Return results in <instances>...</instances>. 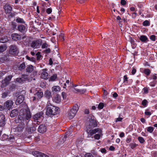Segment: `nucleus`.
I'll return each mask as SVG.
<instances>
[{"label": "nucleus", "instance_id": "nucleus-57", "mask_svg": "<svg viewBox=\"0 0 157 157\" xmlns=\"http://www.w3.org/2000/svg\"><path fill=\"white\" fill-rule=\"evenodd\" d=\"M121 4L122 5H124L126 4V2L124 0H121Z\"/></svg>", "mask_w": 157, "mask_h": 157}, {"label": "nucleus", "instance_id": "nucleus-53", "mask_svg": "<svg viewBox=\"0 0 157 157\" xmlns=\"http://www.w3.org/2000/svg\"><path fill=\"white\" fill-rule=\"evenodd\" d=\"M7 95V94L6 93L4 92L2 94V98H5Z\"/></svg>", "mask_w": 157, "mask_h": 157}, {"label": "nucleus", "instance_id": "nucleus-9", "mask_svg": "<svg viewBox=\"0 0 157 157\" xmlns=\"http://www.w3.org/2000/svg\"><path fill=\"white\" fill-rule=\"evenodd\" d=\"M12 77V76L11 75H9L6 77L5 79L2 82L1 87L2 88H4L7 86L9 84Z\"/></svg>", "mask_w": 157, "mask_h": 157}, {"label": "nucleus", "instance_id": "nucleus-30", "mask_svg": "<svg viewBox=\"0 0 157 157\" xmlns=\"http://www.w3.org/2000/svg\"><path fill=\"white\" fill-rule=\"evenodd\" d=\"M140 40L142 42H146L147 40V38L144 35H142L140 36Z\"/></svg>", "mask_w": 157, "mask_h": 157}, {"label": "nucleus", "instance_id": "nucleus-16", "mask_svg": "<svg viewBox=\"0 0 157 157\" xmlns=\"http://www.w3.org/2000/svg\"><path fill=\"white\" fill-rule=\"evenodd\" d=\"M24 99V96L23 95H20L19 96L16 100V104L18 105L21 103Z\"/></svg>", "mask_w": 157, "mask_h": 157}, {"label": "nucleus", "instance_id": "nucleus-64", "mask_svg": "<svg viewBox=\"0 0 157 157\" xmlns=\"http://www.w3.org/2000/svg\"><path fill=\"white\" fill-rule=\"evenodd\" d=\"M49 63L50 65H52L53 64V62L52 59L50 58L49 60Z\"/></svg>", "mask_w": 157, "mask_h": 157}, {"label": "nucleus", "instance_id": "nucleus-5", "mask_svg": "<svg viewBox=\"0 0 157 157\" xmlns=\"http://www.w3.org/2000/svg\"><path fill=\"white\" fill-rule=\"evenodd\" d=\"M78 109V106L77 105L75 104L74 106L68 113V117L70 119H72L75 116Z\"/></svg>", "mask_w": 157, "mask_h": 157}, {"label": "nucleus", "instance_id": "nucleus-10", "mask_svg": "<svg viewBox=\"0 0 157 157\" xmlns=\"http://www.w3.org/2000/svg\"><path fill=\"white\" fill-rule=\"evenodd\" d=\"M40 77L45 79H47L48 78V74L47 69H44L41 70Z\"/></svg>", "mask_w": 157, "mask_h": 157}, {"label": "nucleus", "instance_id": "nucleus-6", "mask_svg": "<svg viewBox=\"0 0 157 157\" xmlns=\"http://www.w3.org/2000/svg\"><path fill=\"white\" fill-rule=\"evenodd\" d=\"M9 48V53L11 55H15L18 53V49L17 47L14 45L10 46Z\"/></svg>", "mask_w": 157, "mask_h": 157}, {"label": "nucleus", "instance_id": "nucleus-46", "mask_svg": "<svg viewBox=\"0 0 157 157\" xmlns=\"http://www.w3.org/2000/svg\"><path fill=\"white\" fill-rule=\"evenodd\" d=\"M85 157H94L92 155L89 153H87L85 154Z\"/></svg>", "mask_w": 157, "mask_h": 157}, {"label": "nucleus", "instance_id": "nucleus-60", "mask_svg": "<svg viewBox=\"0 0 157 157\" xmlns=\"http://www.w3.org/2000/svg\"><path fill=\"white\" fill-rule=\"evenodd\" d=\"M35 89L34 88H33L30 89V93H34V91Z\"/></svg>", "mask_w": 157, "mask_h": 157}, {"label": "nucleus", "instance_id": "nucleus-42", "mask_svg": "<svg viewBox=\"0 0 157 157\" xmlns=\"http://www.w3.org/2000/svg\"><path fill=\"white\" fill-rule=\"evenodd\" d=\"M143 25L145 26H149L150 25L149 22L147 20H145L143 22Z\"/></svg>", "mask_w": 157, "mask_h": 157}, {"label": "nucleus", "instance_id": "nucleus-47", "mask_svg": "<svg viewBox=\"0 0 157 157\" xmlns=\"http://www.w3.org/2000/svg\"><path fill=\"white\" fill-rule=\"evenodd\" d=\"M147 101L146 99L143 100L142 103V105L144 106H146L147 104Z\"/></svg>", "mask_w": 157, "mask_h": 157}, {"label": "nucleus", "instance_id": "nucleus-14", "mask_svg": "<svg viewBox=\"0 0 157 157\" xmlns=\"http://www.w3.org/2000/svg\"><path fill=\"white\" fill-rule=\"evenodd\" d=\"M32 154L36 157H49L45 154L37 151H34L32 152Z\"/></svg>", "mask_w": 157, "mask_h": 157}, {"label": "nucleus", "instance_id": "nucleus-43", "mask_svg": "<svg viewBox=\"0 0 157 157\" xmlns=\"http://www.w3.org/2000/svg\"><path fill=\"white\" fill-rule=\"evenodd\" d=\"M16 21L18 23H24V21H23V20L21 18H17L16 19Z\"/></svg>", "mask_w": 157, "mask_h": 157}, {"label": "nucleus", "instance_id": "nucleus-2", "mask_svg": "<svg viewBox=\"0 0 157 157\" xmlns=\"http://www.w3.org/2000/svg\"><path fill=\"white\" fill-rule=\"evenodd\" d=\"M46 108V114L48 116L56 115L59 113V108L53 106L49 101L47 103Z\"/></svg>", "mask_w": 157, "mask_h": 157}, {"label": "nucleus", "instance_id": "nucleus-7", "mask_svg": "<svg viewBox=\"0 0 157 157\" xmlns=\"http://www.w3.org/2000/svg\"><path fill=\"white\" fill-rule=\"evenodd\" d=\"M12 77V76L11 75H9L6 77L5 79L2 82L1 87L2 88H4L7 86L9 84Z\"/></svg>", "mask_w": 157, "mask_h": 157}, {"label": "nucleus", "instance_id": "nucleus-1", "mask_svg": "<svg viewBox=\"0 0 157 157\" xmlns=\"http://www.w3.org/2000/svg\"><path fill=\"white\" fill-rule=\"evenodd\" d=\"M21 109L18 117V122L21 123L16 128L18 132H21L24 128L25 125L28 124L31 117L30 112L27 108Z\"/></svg>", "mask_w": 157, "mask_h": 157}, {"label": "nucleus", "instance_id": "nucleus-23", "mask_svg": "<svg viewBox=\"0 0 157 157\" xmlns=\"http://www.w3.org/2000/svg\"><path fill=\"white\" fill-rule=\"evenodd\" d=\"M18 111L17 109H14L12 110L10 114V116L12 117H13L16 116L18 114Z\"/></svg>", "mask_w": 157, "mask_h": 157}, {"label": "nucleus", "instance_id": "nucleus-15", "mask_svg": "<svg viewBox=\"0 0 157 157\" xmlns=\"http://www.w3.org/2000/svg\"><path fill=\"white\" fill-rule=\"evenodd\" d=\"M6 119L5 115L2 114L0 115V127H3L6 124Z\"/></svg>", "mask_w": 157, "mask_h": 157}, {"label": "nucleus", "instance_id": "nucleus-31", "mask_svg": "<svg viewBox=\"0 0 157 157\" xmlns=\"http://www.w3.org/2000/svg\"><path fill=\"white\" fill-rule=\"evenodd\" d=\"M8 40V39L6 36L2 37L0 39V42L2 43H5Z\"/></svg>", "mask_w": 157, "mask_h": 157}, {"label": "nucleus", "instance_id": "nucleus-19", "mask_svg": "<svg viewBox=\"0 0 157 157\" xmlns=\"http://www.w3.org/2000/svg\"><path fill=\"white\" fill-rule=\"evenodd\" d=\"M46 130L45 126L43 124L40 125L38 128V131L40 133H43Z\"/></svg>", "mask_w": 157, "mask_h": 157}, {"label": "nucleus", "instance_id": "nucleus-11", "mask_svg": "<svg viewBox=\"0 0 157 157\" xmlns=\"http://www.w3.org/2000/svg\"><path fill=\"white\" fill-rule=\"evenodd\" d=\"M41 45V41L40 40H36L33 41L31 44V46L34 48H39Z\"/></svg>", "mask_w": 157, "mask_h": 157}, {"label": "nucleus", "instance_id": "nucleus-33", "mask_svg": "<svg viewBox=\"0 0 157 157\" xmlns=\"http://www.w3.org/2000/svg\"><path fill=\"white\" fill-rule=\"evenodd\" d=\"M25 64L24 62H23L18 67V69L20 70H21L25 68Z\"/></svg>", "mask_w": 157, "mask_h": 157}, {"label": "nucleus", "instance_id": "nucleus-54", "mask_svg": "<svg viewBox=\"0 0 157 157\" xmlns=\"http://www.w3.org/2000/svg\"><path fill=\"white\" fill-rule=\"evenodd\" d=\"M47 44L46 43H44L42 45V48H47Z\"/></svg>", "mask_w": 157, "mask_h": 157}, {"label": "nucleus", "instance_id": "nucleus-22", "mask_svg": "<svg viewBox=\"0 0 157 157\" xmlns=\"http://www.w3.org/2000/svg\"><path fill=\"white\" fill-rule=\"evenodd\" d=\"M78 85H74L73 87L75 90L78 92L80 93L81 94L84 93L86 91V90L84 89H80L79 88H77L76 87Z\"/></svg>", "mask_w": 157, "mask_h": 157}, {"label": "nucleus", "instance_id": "nucleus-21", "mask_svg": "<svg viewBox=\"0 0 157 157\" xmlns=\"http://www.w3.org/2000/svg\"><path fill=\"white\" fill-rule=\"evenodd\" d=\"M11 37L12 39L15 41L19 40L21 38L20 35L17 33H13L11 35Z\"/></svg>", "mask_w": 157, "mask_h": 157}, {"label": "nucleus", "instance_id": "nucleus-48", "mask_svg": "<svg viewBox=\"0 0 157 157\" xmlns=\"http://www.w3.org/2000/svg\"><path fill=\"white\" fill-rule=\"evenodd\" d=\"M150 39L153 41H155V36L154 35H152L150 36Z\"/></svg>", "mask_w": 157, "mask_h": 157}, {"label": "nucleus", "instance_id": "nucleus-44", "mask_svg": "<svg viewBox=\"0 0 157 157\" xmlns=\"http://www.w3.org/2000/svg\"><path fill=\"white\" fill-rule=\"evenodd\" d=\"M148 88L147 87H144L143 89V91L144 94H147L148 92Z\"/></svg>", "mask_w": 157, "mask_h": 157}, {"label": "nucleus", "instance_id": "nucleus-45", "mask_svg": "<svg viewBox=\"0 0 157 157\" xmlns=\"http://www.w3.org/2000/svg\"><path fill=\"white\" fill-rule=\"evenodd\" d=\"M14 140V137L13 136L11 135V136H10L9 137H8V141H13Z\"/></svg>", "mask_w": 157, "mask_h": 157}, {"label": "nucleus", "instance_id": "nucleus-40", "mask_svg": "<svg viewBox=\"0 0 157 157\" xmlns=\"http://www.w3.org/2000/svg\"><path fill=\"white\" fill-rule=\"evenodd\" d=\"M144 72L146 75H148L150 73V71L149 69H145L144 70Z\"/></svg>", "mask_w": 157, "mask_h": 157}, {"label": "nucleus", "instance_id": "nucleus-35", "mask_svg": "<svg viewBox=\"0 0 157 157\" xmlns=\"http://www.w3.org/2000/svg\"><path fill=\"white\" fill-rule=\"evenodd\" d=\"M154 128L152 127H148L147 128V132L150 133H152L154 130Z\"/></svg>", "mask_w": 157, "mask_h": 157}, {"label": "nucleus", "instance_id": "nucleus-28", "mask_svg": "<svg viewBox=\"0 0 157 157\" xmlns=\"http://www.w3.org/2000/svg\"><path fill=\"white\" fill-rule=\"evenodd\" d=\"M51 93L50 91L48 90H46L44 92V95L48 98H49L51 97Z\"/></svg>", "mask_w": 157, "mask_h": 157}, {"label": "nucleus", "instance_id": "nucleus-12", "mask_svg": "<svg viewBox=\"0 0 157 157\" xmlns=\"http://www.w3.org/2000/svg\"><path fill=\"white\" fill-rule=\"evenodd\" d=\"M13 102L11 100H8L6 101L4 104L5 109L10 110L13 106Z\"/></svg>", "mask_w": 157, "mask_h": 157}, {"label": "nucleus", "instance_id": "nucleus-34", "mask_svg": "<svg viewBox=\"0 0 157 157\" xmlns=\"http://www.w3.org/2000/svg\"><path fill=\"white\" fill-rule=\"evenodd\" d=\"M16 81L19 83H23L24 82V80L21 78H18L16 79Z\"/></svg>", "mask_w": 157, "mask_h": 157}, {"label": "nucleus", "instance_id": "nucleus-17", "mask_svg": "<svg viewBox=\"0 0 157 157\" xmlns=\"http://www.w3.org/2000/svg\"><path fill=\"white\" fill-rule=\"evenodd\" d=\"M18 30L19 31L22 33H25L27 30L25 25H21L18 26L17 27Z\"/></svg>", "mask_w": 157, "mask_h": 157}, {"label": "nucleus", "instance_id": "nucleus-26", "mask_svg": "<svg viewBox=\"0 0 157 157\" xmlns=\"http://www.w3.org/2000/svg\"><path fill=\"white\" fill-rule=\"evenodd\" d=\"M57 78V75L56 74H53L50 76L49 79V81L53 82L56 81Z\"/></svg>", "mask_w": 157, "mask_h": 157}, {"label": "nucleus", "instance_id": "nucleus-29", "mask_svg": "<svg viewBox=\"0 0 157 157\" xmlns=\"http://www.w3.org/2000/svg\"><path fill=\"white\" fill-rule=\"evenodd\" d=\"M7 49V47L6 45H4L0 46V53L5 51Z\"/></svg>", "mask_w": 157, "mask_h": 157}, {"label": "nucleus", "instance_id": "nucleus-61", "mask_svg": "<svg viewBox=\"0 0 157 157\" xmlns=\"http://www.w3.org/2000/svg\"><path fill=\"white\" fill-rule=\"evenodd\" d=\"M84 112L85 114H88L89 113V111L88 109H86L84 111Z\"/></svg>", "mask_w": 157, "mask_h": 157}, {"label": "nucleus", "instance_id": "nucleus-4", "mask_svg": "<svg viewBox=\"0 0 157 157\" xmlns=\"http://www.w3.org/2000/svg\"><path fill=\"white\" fill-rule=\"evenodd\" d=\"M87 121L86 123L87 130L88 129L91 130L90 128L95 127L97 125L96 121L93 117L90 116L88 117L87 119Z\"/></svg>", "mask_w": 157, "mask_h": 157}, {"label": "nucleus", "instance_id": "nucleus-52", "mask_svg": "<svg viewBox=\"0 0 157 157\" xmlns=\"http://www.w3.org/2000/svg\"><path fill=\"white\" fill-rule=\"evenodd\" d=\"M62 95L64 99H66L67 98L66 94L65 92H63L62 93Z\"/></svg>", "mask_w": 157, "mask_h": 157}, {"label": "nucleus", "instance_id": "nucleus-58", "mask_svg": "<svg viewBox=\"0 0 157 157\" xmlns=\"http://www.w3.org/2000/svg\"><path fill=\"white\" fill-rule=\"evenodd\" d=\"M136 72V70L135 69L133 68L132 69V75H134Z\"/></svg>", "mask_w": 157, "mask_h": 157}, {"label": "nucleus", "instance_id": "nucleus-20", "mask_svg": "<svg viewBox=\"0 0 157 157\" xmlns=\"http://www.w3.org/2000/svg\"><path fill=\"white\" fill-rule=\"evenodd\" d=\"M34 95L36 97L37 99L38 100L43 97V93L42 91H38Z\"/></svg>", "mask_w": 157, "mask_h": 157}, {"label": "nucleus", "instance_id": "nucleus-63", "mask_svg": "<svg viewBox=\"0 0 157 157\" xmlns=\"http://www.w3.org/2000/svg\"><path fill=\"white\" fill-rule=\"evenodd\" d=\"M118 96V94H117L116 93H114L113 94V97H114V98H116Z\"/></svg>", "mask_w": 157, "mask_h": 157}, {"label": "nucleus", "instance_id": "nucleus-56", "mask_svg": "<svg viewBox=\"0 0 157 157\" xmlns=\"http://www.w3.org/2000/svg\"><path fill=\"white\" fill-rule=\"evenodd\" d=\"M123 118L121 117H118L117 118L116 120V122H117L119 121H121L122 120Z\"/></svg>", "mask_w": 157, "mask_h": 157}, {"label": "nucleus", "instance_id": "nucleus-36", "mask_svg": "<svg viewBox=\"0 0 157 157\" xmlns=\"http://www.w3.org/2000/svg\"><path fill=\"white\" fill-rule=\"evenodd\" d=\"M8 137L9 136L7 135L6 134H4L2 136V140L3 141H4L6 140H8Z\"/></svg>", "mask_w": 157, "mask_h": 157}, {"label": "nucleus", "instance_id": "nucleus-32", "mask_svg": "<svg viewBox=\"0 0 157 157\" xmlns=\"http://www.w3.org/2000/svg\"><path fill=\"white\" fill-rule=\"evenodd\" d=\"M22 78L24 80V81L27 80L29 81L28 75L26 74H23L22 75Z\"/></svg>", "mask_w": 157, "mask_h": 157}, {"label": "nucleus", "instance_id": "nucleus-3", "mask_svg": "<svg viewBox=\"0 0 157 157\" xmlns=\"http://www.w3.org/2000/svg\"><path fill=\"white\" fill-rule=\"evenodd\" d=\"M86 132L88 135L92 136L95 134L94 138L95 139L99 140L102 136V132L101 129L100 128H96L92 130L88 129Z\"/></svg>", "mask_w": 157, "mask_h": 157}, {"label": "nucleus", "instance_id": "nucleus-37", "mask_svg": "<svg viewBox=\"0 0 157 157\" xmlns=\"http://www.w3.org/2000/svg\"><path fill=\"white\" fill-rule=\"evenodd\" d=\"M69 132H67L66 133V135H65V136H64V139H63V140H65L66 138L68 136H69V135H70L69 134H71L70 133H71V130H70V129H69Z\"/></svg>", "mask_w": 157, "mask_h": 157}, {"label": "nucleus", "instance_id": "nucleus-8", "mask_svg": "<svg viewBox=\"0 0 157 157\" xmlns=\"http://www.w3.org/2000/svg\"><path fill=\"white\" fill-rule=\"evenodd\" d=\"M12 77V76L11 75H9L6 77L5 79L2 82L1 87L2 88H4L7 86L9 84Z\"/></svg>", "mask_w": 157, "mask_h": 157}, {"label": "nucleus", "instance_id": "nucleus-59", "mask_svg": "<svg viewBox=\"0 0 157 157\" xmlns=\"http://www.w3.org/2000/svg\"><path fill=\"white\" fill-rule=\"evenodd\" d=\"M37 58H39L41 57V55H40V53L39 52H38L36 54Z\"/></svg>", "mask_w": 157, "mask_h": 157}, {"label": "nucleus", "instance_id": "nucleus-18", "mask_svg": "<svg viewBox=\"0 0 157 157\" xmlns=\"http://www.w3.org/2000/svg\"><path fill=\"white\" fill-rule=\"evenodd\" d=\"M4 9L6 13H10L12 10V8L9 4H6L4 6Z\"/></svg>", "mask_w": 157, "mask_h": 157}, {"label": "nucleus", "instance_id": "nucleus-62", "mask_svg": "<svg viewBox=\"0 0 157 157\" xmlns=\"http://www.w3.org/2000/svg\"><path fill=\"white\" fill-rule=\"evenodd\" d=\"M101 151L102 153H105L106 152V150L104 148H102L101 149Z\"/></svg>", "mask_w": 157, "mask_h": 157}, {"label": "nucleus", "instance_id": "nucleus-51", "mask_svg": "<svg viewBox=\"0 0 157 157\" xmlns=\"http://www.w3.org/2000/svg\"><path fill=\"white\" fill-rule=\"evenodd\" d=\"M156 83V81H154L150 83V85L151 86H155Z\"/></svg>", "mask_w": 157, "mask_h": 157}, {"label": "nucleus", "instance_id": "nucleus-49", "mask_svg": "<svg viewBox=\"0 0 157 157\" xmlns=\"http://www.w3.org/2000/svg\"><path fill=\"white\" fill-rule=\"evenodd\" d=\"M52 9L51 8H48L46 10V12L48 14H50L52 12Z\"/></svg>", "mask_w": 157, "mask_h": 157}, {"label": "nucleus", "instance_id": "nucleus-38", "mask_svg": "<svg viewBox=\"0 0 157 157\" xmlns=\"http://www.w3.org/2000/svg\"><path fill=\"white\" fill-rule=\"evenodd\" d=\"M137 146V145L135 143H131L129 145L130 147L132 149L136 147Z\"/></svg>", "mask_w": 157, "mask_h": 157}, {"label": "nucleus", "instance_id": "nucleus-39", "mask_svg": "<svg viewBox=\"0 0 157 157\" xmlns=\"http://www.w3.org/2000/svg\"><path fill=\"white\" fill-rule=\"evenodd\" d=\"M138 140L140 142L141 144L143 143L145 141L143 138L141 137H139L138 138Z\"/></svg>", "mask_w": 157, "mask_h": 157}, {"label": "nucleus", "instance_id": "nucleus-41", "mask_svg": "<svg viewBox=\"0 0 157 157\" xmlns=\"http://www.w3.org/2000/svg\"><path fill=\"white\" fill-rule=\"evenodd\" d=\"M104 104L103 103H100L98 106V108L99 109H101L103 108L104 107Z\"/></svg>", "mask_w": 157, "mask_h": 157}, {"label": "nucleus", "instance_id": "nucleus-27", "mask_svg": "<svg viewBox=\"0 0 157 157\" xmlns=\"http://www.w3.org/2000/svg\"><path fill=\"white\" fill-rule=\"evenodd\" d=\"M33 67L32 65H29L26 68L27 71L29 73L33 71Z\"/></svg>", "mask_w": 157, "mask_h": 157}, {"label": "nucleus", "instance_id": "nucleus-24", "mask_svg": "<svg viewBox=\"0 0 157 157\" xmlns=\"http://www.w3.org/2000/svg\"><path fill=\"white\" fill-rule=\"evenodd\" d=\"M60 90V88L59 86H54L52 88V91L54 93L59 92Z\"/></svg>", "mask_w": 157, "mask_h": 157}, {"label": "nucleus", "instance_id": "nucleus-25", "mask_svg": "<svg viewBox=\"0 0 157 157\" xmlns=\"http://www.w3.org/2000/svg\"><path fill=\"white\" fill-rule=\"evenodd\" d=\"M53 101L57 103H59L61 101V98L59 96L56 95L53 98Z\"/></svg>", "mask_w": 157, "mask_h": 157}, {"label": "nucleus", "instance_id": "nucleus-13", "mask_svg": "<svg viewBox=\"0 0 157 157\" xmlns=\"http://www.w3.org/2000/svg\"><path fill=\"white\" fill-rule=\"evenodd\" d=\"M43 113L42 112H40L36 114L33 116V118L34 120V121L36 122V124H40V122L38 121L40 118L42 117Z\"/></svg>", "mask_w": 157, "mask_h": 157}, {"label": "nucleus", "instance_id": "nucleus-50", "mask_svg": "<svg viewBox=\"0 0 157 157\" xmlns=\"http://www.w3.org/2000/svg\"><path fill=\"white\" fill-rule=\"evenodd\" d=\"M144 113L146 115H147L149 116H150L151 114V112H150L148 111V110H146Z\"/></svg>", "mask_w": 157, "mask_h": 157}, {"label": "nucleus", "instance_id": "nucleus-55", "mask_svg": "<svg viewBox=\"0 0 157 157\" xmlns=\"http://www.w3.org/2000/svg\"><path fill=\"white\" fill-rule=\"evenodd\" d=\"M152 78L154 80L157 79V74H155L152 76Z\"/></svg>", "mask_w": 157, "mask_h": 157}]
</instances>
